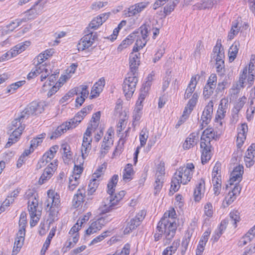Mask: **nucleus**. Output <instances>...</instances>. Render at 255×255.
Wrapping results in <instances>:
<instances>
[{"mask_svg": "<svg viewBox=\"0 0 255 255\" xmlns=\"http://www.w3.org/2000/svg\"><path fill=\"white\" fill-rule=\"evenodd\" d=\"M175 211L174 210L165 212L157 224L154 234V241L157 242L162 237L165 240V244H169L174 238L176 230L177 224L175 221Z\"/></svg>", "mask_w": 255, "mask_h": 255, "instance_id": "obj_1", "label": "nucleus"}, {"mask_svg": "<svg viewBox=\"0 0 255 255\" xmlns=\"http://www.w3.org/2000/svg\"><path fill=\"white\" fill-rule=\"evenodd\" d=\"M119 180V176L117 174L113 176L112 178L108 184L107 193L109 194V197L104 200L103 204L104 209L103 212L105 213L110 211L117 205L118 203L121 201L126 194L125 191H121L118 193L113 195L115 191V188Z\"/></svg>", "mask_w": 255, "mask_h": 255, "instance_id": "obj_2", "label": "nucleus"}, {"mask_svg": "<svg viewBox=\"0 0 255 255\" xmlns=\"http://www.w3.org/2000/svg\"><path fill=\"white\" fill-rule=\"evenodd\" d=\"M194 170V165L192 163H188L186 166L180 167L172 178L171 189L176 192L179 189L180 184H186L191 180Z\"/></svg>", "mask_w": 255, "mask_h": 255, "instance_id": "obj_3", "label": "nucleus"}, {"mask_svg": "<svg viewBox=\"0 0 255 255\" xmlns=\"http://www.w3.org/2000/svg\"><path fill=\"white\" fill-rule=\"evenodd\" d=\"M46 210L52 221L56 219L58 213V208L60 205V196L52 190L47 191V199L45 202Z\"/></svg>", "mask_w": 255, "mask_h": 255, "instance_id": "obj_4", "label": "nucleus"}, {"mask_svg": "<svg viewBox=\"0 0 255 255\" xmlns=\"http://www.w3.org/2000/svg\"><path fill=\"white\" fill-rule=\"evenodd\" d=\"M138 82V78L133 73H128L124 80L123 84V90L127 100L130 99L135 90Z\"/></svg>", "mask_w": 255, "mask_h": 255, "instance_id": "obj_5", "label": "nucleus"}, {"mask_svg": "<svg viewBox=\"0 0 255 255\" xmlns=\"http://www.w3.org/2000/svg\"><path fill=\"white\" fill-rule=\"evenodd\" d=\"M213 58L216 61V67L217 72L222 71V69L224 67L225 57L224 49L221 43L217 42L216 45L213 48Z\"/></svg>", "mask_w": 255, "mask_h": 255, "instance_id": "obj_6", "label": "nucleus"}, {"mask_svg": "<svg viewBox=\"0 0 255 255\" xmlns=\"http://www.w3.org/2000/svg\"><path fill=\"white\" fill-rule=\"evenodd\" d=\"M82 118H81V117H79L76 115V116L73 118L71 119L70 121L67 122L65 124H63L61 126L59 127L56 130L55 133H53L51 135L50 138L53 139L54 138H56L61 134V133H64L66 131V130L75 128L82 121Z\"/></svg>", "mask_w": 255, "mask_h": 255, "instance_id": "obj_7", "label": "nucleus"}, {"mask_svg": "<svg viewBox=\"0 0 255 255\" xmlns=\"http://www.w3.org/2000/svg\"><path fill=\"white\" fill-rule=\"evenodd\" d=\"M43 110V107L40 103L33 102L20 113V118L27 119L30 116L37 115L41 113Z\"/></svg>", "mask_w": 255, "mask_h": 255, "instance_id": "obj_8", "label": "nucleus"}, {"mask_svg": "<svg viewBox=\"0 0 255 255\" xmlns=\"http://www.w3.org/2000/svg\"><path fill=\"white\" fill-rule=\"evenodd\" d=\"M88 32L80 39L77 45V49L79 51H83L91 47L95 39L97 38L96 33H94L90 30H88Z\"/></svg>", "mask_w": 255, "mask_h": 255, "instance_id": "obj_9", "label": "nucleus"}, {"mask_svg": "<svg viewBox=\"0 0 255 255\" xmlns=\"http://www.w3.org/2000/svg\"><path fill=\"white\" fill-rule=\"evenodd\" d=\"M213 107L214 103L212 101H210L206 106L201 116V129H203L204 125H207L210 122L213 113Z\"/></svg>", "mask_w": 255, "mask_h": 255, "instance_id": "obj_10", "label": "nucleus"}, {"mask_svg": "<svg viewBox=\"0 0 255 255\" xmlns=\"http://www.w3.org/2000/svg\"><path fill=\"white\" fill-rule=\"evenodd\" d=\"M57 166V161H55L54 163H50L48 166L44 169L42 174L39 178V182L40 184H43L46 181L50 179Z\"/></svg>", "mask_w": 255, "mask_h": 255, "instance_id": "obj_11", "label": "nucleus"}, {"mask_svg": "<svg viewBox=\"0 0 255 255\" xmlns=\"http://www.w3.org/2000/svg\"><path fill=\"white\" fill-rule=\"evenodd\" d=\"M244 173V167L242 165H239L234 168L231 174L230 178V184L234 185L235 182L239 183L242 179V175Z\"/></svg>", "mask_w": 255, "mask_h": 255, "instance_id": "obj_12", "label": "nucleus"}, {"mask_svg": "<svg viewBox=\"0 0 255 255\" xmlns=\"http://www.w3.org/2000/svg\"><path fill=\"white\" fill-rule=\"evenodd\" d=\"M38 205V200L35 197H32L29 199L28 203V210L30 218L40 216V212L39 211H37Z\"/></svg>", "mask_w": 255, "mask_h": 255, "instance_id": "obj_13", "label": "nucleus"}, {"mask_svg": "<svg viewBox=\"0 0 255 255\" xmlns=\"http://www.w3.org/2000/svg\"><path fill=\"white\" fill-rule=\"evenodd\" d=\"M201 148L203 149L201 156V161L203 164L206 163L211 157V144L207 143L202 141L200 143Z\"/></svg>", "mask_w": 255, "mask_h": 255, "instance_id": "obj_14", "label": "nucleus"}, {"mask_svg": "<svg viewBox=\"0 0 255 255\" xmlns=\"http://www.w3.org/2000/svg\"><path fill=\"white\" fill-rule=\"evenodd\" d=\"M105 85V80L104 78H100L93 86L91 90L90 99H93L99 96L100 93L103 91Z\"/></svg>", "mask_w": 255, "mask_h": 255, "instance_id": "obj_15", "label": "nucleus"}, {"mask_svg": "<svg viewBox=\"0 0 255 255\" xmlns=\"http://www.w3.org/2000/svg\"><path fill=\"white\" fill-rule=\"evenodd\" d=\"M139 53L134 54L131 52L129 55V67L130 72V73H133L135 74L136 71L137 69L138 66L139 65Z\"/></svg>", "mask_w": 255, "mask_h": 255, "instance_id": "obj_16", "label": "nucleus"}, {"mask_svg": "<svg viewBox=\"0 0 255 255\" xmlns=\"http://www.w3.org/2000/svg\"><path fill=\"white\" fill-rule=\"evenodd\" d=\"M205 180L203 178L199 180L194 192V197L195 201L198 202L201 200L202 195L205 190Z\"/></svg>", "mask_w": 255, "mask_h": 255, "instance_id": "obj_17", "label": "nucleus"}, {"mask_svg": "<svg viewBox=\"0 0 255 255\" xmlns=\"http://www.w3.org/2000/svg\"><path fill=\"white\" fill-rule=\"evenodd\" d=\"M104 219H99L97 221L93 222L90 226L86 231L87 235H90L100 230L104 225Z\"/></svg>", "mask_w": 255, "mask_h": 255, "instance_id": "obj_18", "label": "nucleus"}, {"mask_svg": "<svg viewBox=\"0 0 255 255\" xmlns=\"http://www.w3.org/2000/svg\"><path fill=\"white\" fill-rule=\"evenodd\" d=\"M198 134L193 132L189 134L188 137L186 139L184 143L183 144V147L184 149H189L195 145L198 141Z\"/></svg>", "mask_w": 255, "mask_h": 255, "instance_id": "obj_19", "label": "nucleus"}, {"mask_svg": "<svg viewBox=\"0 0 255 255\" xmlns=\"http://www.w3.org/2000/svg\"><path fill=\"white\" fill-rule=\"evenodd\" d=\"M22 132V127H20L18 129H14L10 134L8 141L5 144L6 147H9L12 144L17 142L20 138Z\"/></svg>", "mask_w": 255, "mask_h": 255, "instance_id": "obj_20", "label": "nucleus"}, {"mask_svg": "<svg viewBox=\"0 0 255 255\" xmlns=\"http://www.w3.org/2000/svg\"><path fill=\"white\" fill-rule=\"evenodd\" d=\"M138 34V32H133L129 35L125 40H124L120 45L118 47V51H121L124 49L127 48L128 45L131 44L137 36L136 34Z\"/></svg>", "mask_w": 255, "mask_h": 255, "instance_id": "obj_21", "label": "nucleus"}, {"mask_svg": "<svg viewBox=\"0 0 255 255\" xmlns=\"http://www.w3.org/2000/svg\"><path fill=\"white\" fill-rule=\"evenodd\" d=\"M85 197V189H78L77 193L74 195L73 203V205L76 207H79L82 203L84 202V199Z\"/></svg>", "mask_w": 255, "mask_h": 255, "instance_id": "obj_22", "label": "nucleus"}, {"mask_svg": "<svg viewBox=\"0 0 255 255\" xmlns=\"http://www.w3.org/2000/svg\"><path fill=\"white\" fill-rule=\"evenodd\" d=\"M226 113V111H223L222 110L218 109L215 116L214 120L215 125L217 127H220L221 130H222L223 127V120L225 118Z\"/></svg>", "mask_w": 255, "mask_h": 255, "instance_id": "obj_23", "label": "nucleus"}, {"mask_svg": "<svg viewBox=\"0 0 255 255\" xmlns=\"http://www.w3.org/2000/svg\"><path fill=\"white\" fill-rule=\"evenodd\" d=\"M241 27V24L238 20H234L232 22V27L228 34V38L231 40L234 38L235 36L239 33Z\"/></svg>", "mask_w": 255, "mask_h": 255, "instance_id": "obj_24", "label": "nucleus"}, {"mask_svg": "<svg viewBox=\"0 0 255 255\" xmlns=\"http://www.w3.org/2000/svg\"><path fill=\"white\" fill-rule=\"evenodd\" d=\"M134 171L131 164H127L123 172V178L125 181H129L132 178Z\"/></svg>", "mask_w": 255, "mask_h": 255, "instance_id": "obj_25", "label": "nucleus"}, {"mask_svg": "<svg viewBox=\"0 0 255 255\" xmlns=\"http://www.w3.org/2000/svg\"><path fill=\"white\" fill-rule=\"evenodd\" d=\"M200 78V76L198 74L192 76L185 91L192 94L195 90L196 85Z\"/></svg>", "mask_w": 255, "mask_h": 255, "instance_id": "obj_26", "label": "nucleus"}, {"mask_svg": "<svg viewBox=\"0 0 255 255\" xmlns=\"http://www.w3.org/2000/svg\"><path fill=\"white\" fill-rule=\"evenodd\" d=\"M240 44L239 42H235L230 47L229 50V60L231 62L233 61L237 57L238 53Z\"/></svg>", "mask_w": 255, "mask_h": 255, "instance_id": "obj_27", "label": "nucleus"}, {"mask_svg": "<svg viewBox=\"0 0 255 255\" xmlns=\"http://www.w3.org/2000/svg\"><path fill=\"white\" fill-rule=\"evenodd\" d=\"M179 245V240L174 241L172 243L171 246L168 247L163 251L162 255H172V254H174L177 251V249L178 248Z\"/></svg>", "mask_w": 255, "mask_h": 255, "instance_id": "obj_28", "label": "nucleus"}, {"mask_svg": "<svg viewBox=\"0 0 255 255\" xmlns=\"http://www.w3.org/2000/svg\"><path fill=\"white\" fill-rule=\"evenodd\" d=\"M140 223L139 221H137L134 218L130 220V222H128L124 230V233L125 234L129 233L132 230L135 229L137 226H138Z\"/></svg>", "mask_w": 255, "mask_h": 255, "instance_id": "obj_29", "label": "nucleus"}, {"mask_svg": "<svg viewBox=\"0 0 255 255\" xmlns=\"http://www.w3.org/2000/svg\"><path fill=\"white\" fill-rule=\"evenodd\" d=\"M245 162L247 167H251L255 162V152H247L245 157Z\"/></svg>", "mask_w": 255, "mask_h": 255, "instance_id": "obj_30", "label": "nucleus"}, {"mask_svg": "<svg viewBox=\"0 0 255 255\" xmlns=\"http://www.w3.org/2000/svg\"><path fill=\"white\" fill-rule=\"evenodd\" d=\"M30 41H26L24 42L17 44L12 48V50L14 52H17V54H18L24 51L25 49L30 45Z\"/></svg>", "mask_w": 255, "mask_h": 255, "instance_id": "obj_31", "label": "nucleus"}, {"mask_svg": "<svg viewBox=\"0 0 255 255\" xmlns=\"http://www.w3.org/2000/svg\"><path fill=\"white\" fill-rule=\"evenodd\" d=\"M192 110H190L188 108H187L186 107H185L184 110L183 114L180 118V120L178 122V123L176 125V128H177L180 125H181L183 123H184L186 120L188 118L190 114L192 112Z\"/></svg>", "mask_w": 255, "mask_h": 255, "instance_id": "obj_32", "label": "nucleus"}, {"mask_svg": "<svg viewBox=\"0 0 255 255\" xmlns=\"http://www.w3.org/2000/svg\"><path fill=\"white\" fill-rule=\"evenodd\" d=\"M179 0H171L166 6L164 7V12L166 14H169L172 12L175 6L178 3Z\"/></svg>", "mask_w": 255, "mask_h": 255, "instance_id": "obj_33", "label": "nucleus"}, {"mask_svg": "<svg viewBox=\"0 0 255 255\" xmlns=\"http://www.w3.org/2000/svg\"><path fill=\"white\" fill-rule=\"evenodd\" d=\"M198 98V94L197 92L194 93L191 99L189 100L186 106L187 108H188L190 110L193 111L194 108L197 104Z\"/></svg>", "mask_w": 255, "mask_h": 255, "instance_id": "obj_34", "label": "nucleus"}, {"mask_svg": "<svg viewBox=\"0 0 255 255\" xmlns=\"http://www.w3.org/2000/svg\"><path fill=\"white\" fill-rule=\"evenodd\" d=\"M45 133H42L39 135L36 138L33 139L31 141L30 148L34 150V148L37 147L43 141V139L45 136Z\"/></svg>", "mask_w": 255, "mask_h": 255, "instance_id": "obj_35", "label": "nucleus"}, {"mask_svg": "<svg viewBox=\"0 0 255 255\" xmlns=\"http://www.w3.org/2000/svg\"><path fill=\"white\" fill-rule=\"evenodd\" d=\"M102 24L101 18L98 17V16L95 17L89 23V27L87 28V31L90 29L95 30Z\"/></svg>", "mask_w": 255, "mask_h": 255, "instance_id": "obj_36", "label": "nucleus"}, {"mask_svg": "<svg viewBox=\"0 0 255 255\" xmlns=\"http://www.w3.org/2000/svg\"><path fill=\"white\" fill-rule=\"evenodd\" d=\"M23 239L17 237L15 239L11 255H16L22 246Z\"/></svg>", "mask_w": 255, "mask_h": 255, "instance_id": "obj_37", "label": "nucleus"}, {"mask_svg": "<svg viewBox=\"0 0 255 255\" xmlns=\"http://www.w3.org/2000/svg\"><path fill=\"white\" fill-rule=\"evenodd\" d=\"M230 220L236 228L237 222L240 220V213L238 211H234L230 213Z\"/></svg>", "mask_w": 255, "mask_h": 255, "instance_id": "obj_38", "label": "nucleus"}, {"mask_svg": "<svg viewBox=\"0 0 255 255\" xmlns=\"http://www.w3.org/2000/svg\"><path fill=\"white\" fill-rule=\"evenodd\" d=\"M215 88L216 86L206 84L203 90L204 97L205 98H209L213 94Z\"/></svg>", "mask_w": 255, "mask_h": 255, "instance_id": "obj_39", "label": "nucleus"}, {"mask_svg": "<svg viewBox=\"0 0 255 255\" xmlns=\"http://www.w3.org/2000/svg\"><path fill=\"white\" fill-rule=\"evenodd\" d=\"M98 181L96 179L93 178L89 184L88 189V194L89 195H92L94 192L96 190L98 186Z\"/></svg>", "mask_w": 255, "mask_h": 255, "instance_id": "obj_40", "label": "nucleus"}, {"mask_svg": "<svg viewBox=\"0 0 255 255\" xmlns=\"http://www.w3.org/2000/svg\"><path fill=\"white\" fill-rule=\"evenodd\" d=\"M78 88L72 89L61 99L60 102L61 103H64V102H66L71 97H73L75 95H77L78 94Z\"/></svg>", "mask_w": 255, "mask_h": 255, "instance_id": "obj_41", "label": "nucleus"}, {"mask_svg": "<svg viewBox=\"0 0 255 255\" xmlns=\"http://www.w3.org/2000/svg\"><path fill=\"white\" fill-rule=\"evenodd\" d=\"M190 241V237L189 236V234H188L187 235H186L183 239L181 243V254L183 255L186 252L189 242Z\"/></svg>", "mask_w": 255, "mask_h": 255, "instance_id": "obj_42", "label": "nucleus"}, {"mask_svg": "<svg viewBox=\"0 0 255 255\" xmlns=\"http://www.w3.org/2000/svg\"><path fill=\"white\" fill-rule=\"evenodd\" d=\"M142 39H147L148 34L150 30V27L146 24L142 25L139 28Z\"/></svg>", "mask_w": 255, "mask_h": 255, "instance_id": "obj_43", "label": "nucleus"}, {"mask_svg": "<svg viewBox=\"0 0 255 255\" xmlns=\"http://www.w3.org/2000/svg\"><path fill=\"white\" fill-rule=\"evenodd\" d=\"M91 148V143H82L81 152L82 159L84 160L87 156Z\"/></svg>", "mask_w": 255, "mask_h": 255, "instance_id": "obj_44", "label": "nucleus"}, {"mask_svg": "<svg viewBox=\"0 0 255 255\" xmlns=\"http://www.w3.org/2000/svg\"><path fill=\"white\" fill-rule=\"evenodd\" d=\"M25 119L20 118V114L19 116L15 119L11 123L12 127L15 128V129H18L21 127H22V131L25 128L24 125H22L23 120Z\"/></svg>", "mask_w": 255, "mask_h": 255, "instance_id": "obj_45", "label": "nucleus"}, {"mask_svg": "<svg viewBox=\"0 0 255 255\" xmlns=\"http://www.w3.org/2000/svg\"><path fill=\"white\" fill-rule=\"evenodd\" d=\"M30 20H31V19H30L28 15H27L25 13V16L23 18H22L21 19H16V23L14 22H12L10 23L9 24V25H8V27L10 28V26H12V24H14V25L15 24V25H14L12 27V29L11 30H13V29H15V28H16L17 27H18V26H19L22 22H26Z\"/></svg>", "mask_w": 255, "mask_h": 255, "instance_id": "obj_46", "label": "nucleus"}, {"mask_svg": "<svg viewBox=\"0 0 255 255\" xmlns=\"http://www.w3.org/2000/svg\"><path fill=\"white\" fill-rule=\"evenodd\" d=\"M101 117V112L98 111L95 113L92 118V120L91 121V126L92 128H93L94 129H96L98 126V122L100 119Z\"/></svg>", "mask_w": 255, "mask_h": 255, "instance_id": "obj_47", "label": "nucleus"}, {"mask_svg": "<svg viewBox=\"0 0 255 255\" xmlns=\"http://www.w3.org/2000/svg\"><path fill=\"white\" fill-rule=\"evenodd\" d=\"M17 55V52H15L12 50L10 49L9 51L6 52L0 57V62H3L6 60L9 59L12 57H15Z\"/></svg>", "mask_w": 255, "mask_h": 255, "instance_id": "obj_48", "label": "nucleus"}, {"mask_svg": "<svg viewBox=\"0 0 255 255\" xmlns=\"http://www.w3.org/2000/svg\"><path fill=\"white\" fill-rule=\"evenodd\" d=\"M216 2V0H204L202 3L199 4L200 9H206L212 7Z\"/></svg>", "mask_w": 255, "mask_h": 255, "instance_id": "obj_49", "label": "nucleus"}, {"mask_svg": "<svg viewBox=\"0 0 255 255\" xmlns=\"http://www.w3.org/2000/svg\"><path fill=\"white\" fill-rule=\"evenodd\" d=\"M146 129H143L139 134V140L140 146H144L148 137V133H146Z\"/></svg>", "mask_w": 255, "mask_h": 255, "instance_id": "obj_50", "label": "nucleus"}, {"mask_svg": "<svg viewBox=\"0 0 255 255\" xmlns=\"http://www.w3.org/2000/svg\"><path fill=\"white\" fill-rule=\"evenodd\" d=\"M35 71H36L37 74L38 75L41 74L42 72H48V71H51L50 70L47 68V66L44 64H39V63H37L35 65V67L34 68Z\"/></svg>", "mask_w": 255, "mask_h": 255, "instance_id": "obj_51", "label": "nucleus"}, {"mask_svg": "<svg viewBox=\"0 0 255 255\" xmlns=\"http://www.w3.org/2000/svg\"><path fill=\"white\" fill-rule=\"evenodd\" d=\"M248 69L247 67L245 68L243 71L242 74L240 75L239 79V85L240 88H244L245 87L246 79L247 77Z\"/></svg>", "mask_w": 255, "mask_h": 255, "instance_id": "obj_52", "label": "nucleus"}, {"mask_svg": "<svg viewBox=\"0 0 255 255\" xmlns=\"http://www.w3.org/2000/svg\"><path fill=\"white\" fill-rule=\"evenodd\" d=\"M93 109V105H90L87 107L82 109L76 115L79 117H81L82 120L84 117H85Z\"/></svg>", "mask_w": 255, "mask_h": 255, "instance_id": "obj_53", "label": "nucleus"}, {"mask_svg": "<svg viewBox=\"0 0 255 255\" xmlns=\"http://www.w3.org/2000/svg\"><path fill=\"white\" fill-rule=\"evenodd\" d=\"M62 148L64 151V160L65 158L71 159L72 158V154L70 150V146L67 144H63Z\"/></svg>", "mask_w": 255, "mask_h": 255, "instance_id": "obj_54", "label": "nucleus"}, {"mask_svg": "<svg viewBox=\"0 0 255 255\" xmlns=\"http://www.w3.org/2000/svg\"><path fill=\"white\" fill-rule=\"evenodd\" d=\"M14 201L13 198L12 197L7 196V198L3 202L0 207V211L3 212L5 210V207H7L9 206L10 203H12Z\"/></svg>", "mask_w": 255, "mask_h": 255, "instance_id": "obj_55", "label": "nucleus"}, {"mask_svg": "<svg viewBox=\"0 0 255 255\" xmlns=\"http://www.w3.org/2000/svg\"><path fill=\"white\" fill-rule=\"evenodd\" d=\"M220 134V133L218 134L217 131H215L214 130L213 131L210 133V135L206 136V138L203 140V141L207 143L210 144L211 140L214 139L216 140L217 138H219Z\"/></svg>", "mask_w": 255, "mask_h": 255, "instance_id": "obj_56", "label": "nucleus"}, {"mask_svg": "<svg viewBox=\"0 0 255 255\" xmlns=\"http://www.w3.org/2000/svg\"><path fill=\"white\" fill-rule=\"evenodd\" d=\"M42 0H37L31 7L32 8H34V11L36 12L38 15L40 14L42 12V9L43 8V4L40 3Z\"/></svg>", "mask_w": 255, "mask_h": 255, "instance_id": "obj_57", "label": "nucleus"}, {"mask_svg": "<svg viewBox=\"0 0 255 255\" xmlns=\"http://www.w3.org/2000/svg\"><path fill=\"white\" fill-rule=\"evenodd\" d=\"M204 214L206 216L211 217L213 215V206L211 203H207L204 206Z\"/></svg>", "mask_w": 255, "mask_h": 255, "instance_id": "obj_58", "label": "nucleus"}, {"mask_svg": "<svg viewBox=\"0 0 255 255\" xmlns=\"http://www.w3.org/2000/svg\"><path fill=\"white\" fill-rule=\"evenodd\" d=\"M228 79L227 77H226L222 82H220L218 83L217 88L216 89V91L217 92H222L226 88V87L228 86Z\"/></svg>", "mask_w": 255, "mask_h": 255, "instance_id": "obj_59", "label": "nucleus"}, {"mask_svg": "<svg viewBox=\"0 0 255 255\" xmlns=\"http://www.w3.org/2000/svg\"><path fill=\"white\" fill-rule=\"evenodd\" d=\"M56 79V74H51L48 78V81L49 82L47 84V83L46 82L42 86V90L44 92L46 91L47 89H46V87L47 86H51L52 85V83H54Z\"/></svg>", "mask_w": 255, "mask_h": 255, "instance_id": "obj_60", "label": "nucleus"}, {"mask_svg": "<svg viewBox=\"0 0 255 255\" xmlns=\"http://www.w3.org/2000/svg\"><path fill=\"white\" fill-rule=\"evenodd\" d=\"M229 105L228 100L226 98L222 99L219 106L218 110H222L223 111H226Z\"/></svg>", "mask_w": 255, "mask_h": 255, "instance_id": "obj_61", "label": "nucleus"}, {"mask_svg": "<svg viewBox=\"0 0 255 255\" xmlns=\"http://www.w3.org/2000/svg\"><path fill=\"white\" fill-rule=\"evenodd\" d=\"M91 215V213L90 212H88L86 214V215H85L82 217H80L77 221V225H79L80 224V226H82L83 223L89 220Z\"/></svg>", "mask_w": 255, "mask_h": 255, "instance_id": "obj_62", "label": "nucleus"}, {"mask_svg": "<svg viewBox=\"0 0 255 255\" xmlns=\"http://www.w3.org/2000/svg\"><path fill=\"white\" fill-rule=\"evenodd\" d=\"M137 13H138V10L136 9V7L133 5L128 8V12L126 13V15L127 16L130 17L134 16Z\"/></svg>", "mask_w": 255, "mask_h": 255, "instance_id": "obj_63", "label": "nucleus"}, {"mask_svg": "<svg viewBox=\"0 0 255 255\" xmlns=\"http://www.w3.org/2000/svg\"><path fill=\"white\" fill-rule=\"evenodd\" d=\"M79 89L78 93L80 92L81 96L85 98H87L89 95V91H88V86L85 85H82L80 88L77 87Z\"/></svg>", "mask_w": 255, "mask_h": 255, "instance_id": "obj_64", "label": "nucleus"}]
</instances>
